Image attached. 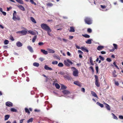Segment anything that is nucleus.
<instances>
[{"label": "nucleus", "instance_id": "obj_1", "mask_svg": "<svg viewBox=\"0 0 123 123\" xmlns=\"http://www.w3.org/2000/svg\"><path fill=\"white\" fill-rule=\"evenodd\" d=\"M84 21L86 24L89 25L92 24V18L89 17H86L84 19Z\"/></svg>", "mask_w": 123, "mask_h": 123}, {"label": "nucleus", "instance_id": "obj_2", "mask_svg": "<svg viewBox=\"0 0 123 123\" xmlns=\"http://www.w3.org/2000/svg\"><path fill=\"white\" fill-rule=\"evenodd\" d=\"M41 26L43 29L46 31L50 29V27L45 24H42L41 25Z\"/></svg>", "mask_w": 123, "mask_h": 123}, {"label": "nucleus", "instance_id": "obj_3", "mask_svg": "<svg viewBox=\"0 0 123 123\" xmlns=\"http://www.w3.org/2000/svg\"><path fill=\"white\" fill-rule=\"evenodd\" d=\"M69 63H70L71 65L73 64V63L69 59H68L64 61V64L65 66L68 67H69L70 65Z\"/></svg>", "mask_w": 123, "mask_h": 123}, {"label": "nucleus", "instance_id": "obj_4", "mask_svg": "<svg viewBox=\"0 0 123 123\" xmlns=\"http://www.w3.org/2000/svg\"><path fill=\"white\" fill-rule=\"evenodd\" d=\"M94 76L95 77V84L97 86L99 87L100 86V85L98 82V76L96 75H95Z\"/></svg>", "mask_w": 123, "mask_h": 123}, {"label": "nucleus", "instance_id": "obj_5", "mask_svg": "<svg viewBox=\"0 0 123 123\" xmlns=\"http://www.w3.org/2000/svg\"><path fill=\"white\" fill-rule=\"evenodd\" d=\"M27 32L25 30H22L21 31L17 32L16 33H21L22 35H26L27 33Z\"/></svg>", "mask_w": 123, "mask_h": 123}, {"label": "nucleus", "instance_id": "obj_6", "mask_svg": "<svg viewBox=\"0 0 123 123\" xmlns=\"http://www.w3.org/2000/svg\"><path fill=\"white\" fill-rule=\"evenodd\" d=\"M6 106L10 107H12L13 106L12 103L10 101H7L6 102Z\"/></svg>", "mask_w": 123, "mask_h": 123}, {"label": "nucleus", "instance_id": "obj_7", "mask_svg": "<svg viewBox=\"0 0 123 123\" xmlns=\"http://www.w3.org/2000/svg\"><path fill=\"white\" fill-rule=\"evenodd\" d=\"M74 83L78 86L81 87V84L80 82L78 81H75L74 82Z\"/></svg>", "mask_w": 123, "mask_h": 123}, {"label": "nucleus", "instance_id": "obj_8", "mask_svg": "<svg viewBox=\"0 0 123 123\" xmlns=\"http://www.w3.org/2000/svg\"><path fill=\"white\" fill-rule=\"evenodd\" d=\"M78 71L77 70L73 71V75L74 76H78Z\"/></svg>", "mask_w": 123, "mask_h": 123}, {"label": "nucleus", "instance_id": "obj_9", "mask_svg": "<svg viewBox=\"0 0 123 123\" xmlns=\"http://www.w3.org/2000/svg\"><path fill=\"white\" fill-rule=\"evenodd\" d=\"M27 48L29 51L31 53L34 52L33 50L32 47L30 46H28L27 47Z\"/></svg>", "mask_w": 123, "mask_h": 123}, {"label": "nucleus", "instance_id": "obj_10", "mask_svg": "<svg viewBox=\"0 0 123 123\" xmlns=\"http://www.w3.org/2000/svg\"><path fill=\"white\" fill-rule=\"evenodd\" d=\"M104 104L105 105V106L107 109L109 111H110L111 110V108L110 106L107 103L104 102Z\"/></svg>", "mask_w": 123, "mask_h": 123}, {"label": "nucleus", "instance_id": "obj_11", "mask_svg": "<svg viewBox=\"0 0 123 123\" xmlns=\"http://www.w3.org/2000/svg\"><path fill=\"white\" fill-rule=\"evenodd\" d=\"M80 49L83 51L87 52H88V50L86 48L84 47H82Z\"/></svg>", "mask_w": 123, "mask_h": 123}, {"label": "nucleus", "instance_id": "obj_12", "mask_svg": "<svg viewBox=\"0 0 123 123\" xmlns=\"http://www.w3.org/2000/svg\"><path fill=\"white\" fill-rule=\"evenodd\" d=\"M44 68L45 69L47 70H53V69L52 68H51L48 67L47 65H45Z\"/></svg>", "mask_w": 123, "mask_h": 123}, {"label": "nucleus", "instance_id": "obj_13", "mask_svg": "<svg viewBox=\"0 0 123 123\" xmlns=\"http://www.w3.org/2000/svg\"><path fill=\"white\" fill-rule=\"evenodd\" d=\"M17 6L22 11H24L25 10L24 7L22 5H18Z\"/></svg>", "mask_w": 123, "mask_h": 123}, {"label": "nucleus", "instance_id": "obj_14", "mask_svg": "<svg viewBox=\"0 0 123 123\" xmlns=\"http://www.w3.org/2000/svg\"><path fill=\"white\" fill-rule=\"evenodd\" d=\"M62 92L64 95H67L70 93L69 91L66 90H65L63 91Z\"/></svg>", "mask_w": 123, "mask_h": 123}, {"label": "nucleus", "instance_id": "obj_15", "mask_svg": "<svg viewBox=\"0 0 123 123\" xmlns=\"http://www.w3.org/2000/svg\"><path fill=\"white\" fill-rule=\"evenodd\" d=\"M91 94L92 96L96 97L97 98H98V96L94 92L92 91H91Z\"/></svg>", "mask_w": 123, "mask_h": 123}, {"label": "nucleus", "instance_id": "obj_16", "mask_svg": "<svg viewBox=\"0 0 123 123\" xmlns=\"http://www.w3.org/2000/svg\"><path fill=\"white\" fill-rule=\"evenodd\" d=\"M16 45L18 47H21L23 45L19 41L18 42L16 43Z\"/></svg>", "mask_w": 123, "mask_h": 123}, {"label": "nucleus", "instance_id": "obj_17", "mask_svg": "<svg viewBox=\"0 0 123 123\" xmlns=\"http://www.w3.org/2000/svg\"><path fill=\"white\" fill-rule=\"evenodd\" d=\"M104 48V46H99L97 48V49L99 50H100Z\"/></svg>", "mask_w": 123, "mask_h": 123}, {"label": "nucleus", "instance_id": "obj_18", "mask_svg": "<svg viewBox=\"0 0 123 123\" xmlns=\"http://www.w3.org/2000/svg\"><path fill=\"white\" fill-rule=\"evenodd\" d=\"M70 29L69 30L70 32H74L75 31L74 27L73 26H70Z\"/></svg>", "mask_w": 123, "mask_h": 123}, {"label": "nucleus", "instance_id": "obj_19", "mask_svg": "<svg viewBox=\"0 0 123 123\" xmlns=\"http://www.w3.org/2000/svg\"><path fill=\"white\" fill-rule=\"evenodd\" d=\"M41 52H42L44 55H47L48 54L47 51L43 49L41 50Z\"/></svg>", "mask_w": 123, "mask_h": 123}, {"label": "nucleus", "instance_id": "obj_20", "mask_svg": "<svg viewBox=\"0 0 123 123\" xmlns=\"http://www.w3.org/2000/svg\"><path fill=\"white\" fill-rule=\"evenodd\" d=\"M48 52L49 53H54L55 52V51L53 49H47Z\"/></svg>", "mask_w": 123, "mask_h": 123}, {"label": "nucleus", "instance_id": "obj_21", "mask_svg": "<svg viewBox=\"0 0 123 123\" xmlns=\"http://www.w3.org/2000/svg\"><path fill=\"white\" fill-rule=\"evenodd\" d=\"M30 19L31 21L34 23L36 24L37 23L36 21L35 20V19L33 17H30Z\"/></svg>", "mask_w": 123, "mask_h": 123}, {"label": "nucleus", "instance_id": "obj_22", "mask_svg": "<svg viewBox=\"0 0 123 123\" xmlns=\"http://www.w3.org/2000/svg\"><path fill=\"white\" fill-rule=\"evenodd\" d=\"M18 3L21 4H23L24 2L22 0H15Z\"/></svg>", "mask_w": 123, "mask_h": 123}, {"label": "nucleus", "instance_id": "obj_23", "mask_svg": "<svg viewBox=\"0 0 123 123\" xmlns=\"http://www.w3.org/2000/svg\"><path fill=\"white\" fill-rule=\"evenodd\" d=\"M96 104L97 105L100 106L101 108H102L104 107L103 105L102 104H101L99 102H97L96 103Z\"/></svg>", "mask_w": 123, "mask_h": 123}, {"label": "nucleus", "instance_id": "obj_24", "mask_svg": "<svg viewBox=\"0 0 123 123\" xmlns=\"http://www.w3.org/2000/svg\"><path fill=\"white\" fill-rule=\"evenodd\" d=\"M86 43L88 44H90L92 43V40L91 39H88L86 41Z\"/></svg>", "mask_w": 123, "mask_h": 123}, {"label": "nucleus", "instance_id": "obj_25", "mask_svg": "<svg viewBox=\"0 0 123 123\" xmlns=\"http://www.w3.org/2000/svg\"><path fill=\"white\" fill-rule=\"evenodd\" d=\"M89 60L90 62L91 65H93L94 64L93 63V61L92 60V57H91L90 58Z\"/></svg>", "mask_w": 123, "mask_h": 123}, {"label": "nucleus", "instance_id": "obj_26", "mask_svg": "<svg viewBox=\"0 0 123 123\" xmlns=\"http://www.w3.org/2000/svg\"><path fill=\"white\" fill-rule=\"evenodd\" d=\"M82 36L86 38H89L90 37L89 35L86 34H82Z\"/></svg>", "mask_w": 123, "mask_h": 123}, {"label": "nucleus", "instance_id": "obj_27", "mask_svg": "<svg viewBox=\"0 0 123 123\" xmlns=\"http://www.w3.org/2000/svg\"><path fill=\"white\" fill-rule=\"evenodd\" d=\"M33 65L34 66L38 67L39 66V64L38 63L34 62L33 64Z\"/></svg>", "mask_w": 123, "mask_h": 123}, {"label": "nucleus", "instance_id": "obj_28", "mask_svg": "<svg viewBox=\"0 0 123 123\" xmlns=\"http://www.w3.org/2000/svg\"><path fill=\"white\" fill-rule=\"evenodd\" d=\"M5 120H7L10 117V116L8 115H7L5 116Z\"/></svg>", "mask_w": 123, "mask_h": 123}, {"label": "nucleus", "instance_id": "obj_29", "mask_svg": "<svg viewBox=\"0 0 123 123\" xmlns=\"http://www.w3.org/2000/svg\"><path fill=\"white\" fill-rule=\"evenodd\" d=\"M10 111L12 112H16L17 111L16 109L14 108H12L10 109Z\"/></svg>", "mask_w": 123, "mask_h": 123}, {"label": "nucleus", "instance_id": "obj_30", "mask_svg": "<svg viewBox=\"0 0 123 123\" xmlns=\"http://www.w3.org/2000/svg\"><path fill=\"white\" fill-rule=\"evenodd\" d=\"M37 36L36 35L32 39V42L33 43L35 42V40L37 39Z\"/></svg>", "mask_w": 123, "mask_h": 123}, {"label": "nucleus", "instance_id": "obj_31", "mask_svg": "<svg viewBox=\"0 0 123 123\" xmlns=\"http://www.w3.org/2000/svg\"><path fill=\"white\" fill-rule=\"evenodd\" d=\"M97 0H90L89 2L91 3H92L93 2V3L95 5H96V1Z\"/></svg>", "mask_w": 123, "mask_h": 123}, {"label": "nucleus", "instance_id": "obj_32", "mask_svg": "<svg viewBox=\"0 0 123 123\" xmlns=\"http://www.w3.org/2000/svg\"><path fill=\"white\" fill-rule=\"evenodd\" d=\"M67 88V87L63 85H62L61 86V88L62 89L64 90L66 89Z\"/></svg>", "mask_w": 123, "mask_h": 123}, {"label": "nucleus", "instance_id": "obj_33", "mask_svg": "<svg viewBox=\"0 0 123 123\" xmlns=\"http://www.w3.org/2000/svg\"><path fill=\"white\" fill-rule=\"evenodd\" d=\"M55 86L57 89H59L60 88V86L59 84L57 83H55Z\"/></svg>", "mask_w": 123, "mask_h": 123}, {"label": "nucleus", "instance_id": "obj_34", "mask_svg": "<svg viewBox=\"0 0 123 123\" xmlns=\"http://www.w3.org/2000/svg\"><path fill=\"white\" fill-rule=\"evenodd\" d=\"M28 32L29 33H30L32 35H34L35 34V33L34 32V31H31V30L29 31H28Z\"/></svg>", "mask_w": 123, "mask_h": 123}, {"label": "nucleus", "instance_id": "obj_35", "mask_svg": "<svg viewBox=\"0 0 123 123\" xmlns=\"http://www.w3.org/2000/svg\"><path fill=\"white\" fill-rule=\"evenodd\" d=\"M63 64L61 62L59 63L58 65V66L60 67H62L63 66Z\"/></svg>", "mask_w": 123, "mask_h": 123}, {"label": "nucleus", "instance_id": "obj_36", "mask_svg": "<svg viewBox=\"0 0 123 123\" xmlns=\"http://www.w3.org/2000/svg\"><path fill=\"white\" fill-rule=\"evenodd\" d=\"M25 112L26 113H27L28 114H30V112L29 110L27 108H25Z\"/></svg>", "mask_w": 123, "mask_h": 123}, {"label": "nucleus", "instance_id": "obj_37", "mask_svg": "<svg viewBox=\"0 0 123 123\" xmlns=\"http://www.w3.org/2000/svg\"><path fill=\"white\" fill-rule=\"evenodd\" d=\"M33 120V119L31 118L29 119L27 121V122L28 123L30 122H32Z\"/></svg>", "mask_w": 123, "mask_h": 123}, {"label": "nucleus", "instance_id": "obj_38", "mask_svg": "<svg viewBox=\"0 0 123 123\" xmlns=\"http://www.w3.org/2000/svg\"><path fill=\"white\" fill-rule=\"evenodd\" d=\"M30 2L32 4H34L35 5H36V4L33 1V0H30Z\"/></svg>", "mask_w": 123, "mask_h": 123}, {"label": "nucleus", "instance_id": "obj_39", "mask_svg": "<svg viewBox=\"0 0 123 123\" xmlns=\"http://www.w3.org/2000/svg\"><path fill=\"white\" fill-rule=\"evenodd\" d=\"M58 62L57 61H55L52 62V63L53 65L57 64H58Z\"/></svg>", "mask_w": 123, "mask_h": 123}, {"label": "nucleus", "instance_id": "obj_40", "mask_svg": "<svg viewBox=\"0 0 123 123\" xmlns=\"http://www.w3.org/2000/svg\"><path fill=\"white\" fill-rule=\"evenodd\" d=\"M9 41L8 40H6L4 42V43L5 44H8Z\"/></svg>", "mask_w": 123, "mask_h": 123}, {"label": "nucleus", "instance_id": "obj_41", "mask_svg": "<svg viewBox=\"0 0 123 123\" xmlns=\"http://www.w3.org/2000/svg\"><path fill=\"white\" fill-rule=\"evenodd\" d=\"M113 45L114 48V49H117V45L115 43L113 44Z\"/></svg>", "mask_w": 123, "mask_h": 123}, {"label": "nucleus", "instance_id": "obj_42", "mask_svg": "<svg viewBox=\"0 0 123 123\" xmlns=\"http://www.w3.org/2000/svg\"><path fill=\"white\" fill-rule=\"evenodd\" d=\"M111 114L112 115L113 118L114 119L116 120H117L118 119L117 117L113 113H112Z\"/></svg>", "mask_w": 123, "mask_h": 123}, {"label": "nucleus", "instance_id": "obj_43", "mask_svg": "<svg viewBox=\"0 0 123 123\" xmlns=\"http://www.w3.org/2000/svg\"><path fill=\"white\" fill-rule=\"evenodd\" d=\"M47 33L48 34L49 36H51L50 33V32H51V29H49V30H48V31H47Z\"/></svg>", "mask_w": 123, "mask_h": 123}, {"label": "nucleus", "instance_id": "obj_44", "mask_svg": "<svg viewBox=\"0 0 123 123\" xmlns=\"http://www.w3.org/2000/svg\"><path fill=\"white\" fill-rule=\"evenodd\" d=\"M47 6H53V4L51 3H48L47 5Z\"/></svg>", "mask_w": 123, "mask_h": 123}, {"label": "nucleus", "instance_id": "obj_45", "mask_svg": "<svg viewBox=\"0 0 123 123\" xmlns=\"http://www.w3.org/2000/svg\"><path fill=\"white\" fill-rule=\"evenodd\" d=\"M99 59L102 61H103L104 60V57L102 56L101 55H99Z\"/></svg>", "mask_w": 123, "mask_h": 123}, {"label": "nucleus", "instance_id": "obj_46", "mask_svg": "<svg viewBox=\"0 0 123 123\" xmlns=\"http://www.w3.org/2000/svg\"><path fill=\"white\" fill-rule=\"evenodd\" d=\"M87 31L89 33H91L92 31L91 29L90 28H88L87 30Z\"/></svg>", "mask_w": 123, "mask_h": 123}, {"label": "nucleus", "instance_id": "obj_47", "mask_svg": "<svg viewBox=\"0 0 123 123\" xmlns=\"http://www.w3.org/2000/svg\"><path fill=\"white\" fill-rule=\"evenodd\" d=\"M39 60L41 62H43V61L44 60V59L43 57H40L39 58Z\"/></svg>", "mask_w": 123, "mask_h": 123}, {"label": "nucleus", "instance_id": "obj_48", "mask_svg": "<svg viewBox=\"0 0 123 123\" xmlns=\"http://www.w3.org/2000/svg\"><path fill=\"white\" fill-rule=\"evenodd\" d=\"M44 44V43L42 42H40L38 43V44L39 46H42Z\"/></svg>", "mask_w": 123, "mask_h": 123}, {"label": "nucleus", "instance_id": "obj_49", "mask_svg": "<svg viewBox=\"0 0 123 123\" xmlns=\"http://www.w3.org/2000/svg\"><path fill=\"white\" fill-rule=\"evenodd\" d=\"M16 15H13L12 19L14 20H16Z\"/></svg>", "mask_w": 123, "mask_h": 123}, {"label": "nucleus", "instance_id": "obj_50", "mask_svg": "<svg viewBox=\"0 0 123 123\" xmlns=\"http://www.w3.org/2000/svg\"><path fill=\"white\" fill-rule=\"evenodd\" d=\"M89 68L92 70V73H94V71L93 67L92 66H91Z\"/></svg>", "mask_w": 123, "mask_h": 123}, {"label": "nucleus", "instance_id": "obj_51", "mask_svg": "<svg viewBox=\"0 0 123 123\" xmlns=\"http://www.w3.org/2000/svg\"><path fill=\"white\" fill-rule=\"evenodd\" d=\"M95 69L96 70V73H98V66L96 67Z\"/></svg>", "mask_w": 123, "mask_h": 123}, {"label": "nucleus", "instance_id": "obj_52", "mask_svg": "<svg viewBox=\"0 0 123 123\" xmlns=\"http://www.w3.org/2000/svg\"><path fill=\"white\" fill-rule=\"evenodd\" d=\"M106 60L107 61L110 62L111 61V59L109 58H107L106 59Z\"/></svg>", "mask_w": 123, "mask_h": 123}, {"label": "nucleus", "instance_id": "obj_53", "mask_svg": "<svg viewBox=\"0 0 123 123\" xmlns=\"http://www.w3.org/2000/svg\"><path fill=\"white\" fill-rule=\"evenodd\" d=\"M10 39L12 41H14V39L13 37L12 36H10Z\"/></svg>", "mask_w": 123, "mask_h": 123}, {"label": "nucleus", "instance_id": "obj_54", "mask_svg": "<svg viewBox=\"0 0 123 123\" xmlns=\"http://www.w3.org/2000/svg\"><path fill=\"white\" fill-rule=\"evenodd\" d=\"M25 120V119H21L20 120L19 123H23V122H24V121Z\"/></svg>", "mask_w": 123, "mask_h": 123}, {"label": "nucleus", "instance_id": "obj_55", "mask_svg": "<svg viewBox=\"0 0 123 123\" xmlns=\"http://www.w3.org/2000/svg\"><path fill=\"white\" fill-rule=\"evenodd\" d=\"M100 6L101 7V8L103 9H104L106 8V6L105 5H101Z\"/></svg>", "mask_w": 123, "mask_h": 123}, {"label": "nucleus", "instance_id": "obj_56", "mask_svg": "<svg viewBox=\"0 0 123 123\" xmlns=\"http://www.w3.org/2000/svg\"><path fill=\"white\" fill-rule=\"evenodd\" d=\"M85 89L84 88H81V91L83 92H85Z\"/></svg>", "mask_w": 123, "mask_h": 123}, {"label": "nucleus", "instance_id": "obj_57", "mask_svg": "<svg viewBox=\"0 0 123 123\" xmlns=\"http://www.w3.org/2000/svg\"><path fill=\"white\" fill-rule=\"evenodd\" d=\"M115 84L117 86H118L119 85L118 82L117 81H115Z\"/></svg>", "mask_w": 123, "mask_h": 123}, {"label": "nucleus", "instance_id": "obj_58", "mask_svg": "<svg viewBox=\"0 0 123 123\" xmlns=\"http://www.w3.org/2000/svg\"><path fill=\"white\" fill-rule=\"evenodd\" d=\"M3 13V15L4 16H5L6 15V12H3V11L1 12Z\"/></svg>", "mask_w": 123, "mask_h": 123}, {"label": "nucleus", "instance_id": "obj_59", "mask_svg": "<svg viewBox=\"0 0 123 123\" xmlns=\"http://www.w3.org/2000/svg\"><path fill=\"white\" fill-rule=\"evenodd\" d=\"M58 74H60L61 75H63L64 74V73L63 72L61 71L60 72L58 73Z\"/></svg>", "mask_w": 123, "mask_h": 123}, {"label": "nucleus", "instance_id": "obj_60", "mask_svg": "<svg viewBox=\"0 0 123 123\" xmlns=\"http://www.w3.org/2000/svg\"><path fill=\"white\" fill-rule=\"evenodd\" d=\"M71 69L72 70H76L77 69L75 68V67H72L71 68Z\"/></svg>", "mask_w": 123, "mask_h": 123}, {"label": "nucleus", "instance_id": "obj_61", "mask_svg": "<svg viewBox=\"0 0 123 123\" xmlns=\"http://www.w3.org/2000/svg\"><path fill=\"white\" fill-rule=\"evenodd\" d=\"M119 118L120 119H123V116H121V115H120L119 117Z\"/></svg>", "mask_w": 123, "mask_h": 123}, {"label": "nucleus", "instance_id": "obj_62", "mask_svg": "<svg viewBox=\"0 0 123 123\" xmlns=\"http://www.w3.org/2000/svg\"><path fill=\"white\" fill-rule=\"evenodd\" d=\"M101 53L102 54H106V52L105 51H102L101 52Z\"/></svg>", "mask_w": 123, "mask_h": 123}, {"label": "nucleus", "instance_id": "obj_63", "mask_svg": "<svg viewBox=\"0 0 123 123\" xmlns=\"http://www.w3.org/2000/svg\"><path fill=\"white\" fill-rule=\"evenodd\" d=\"M78 52L79 53H80L81 54L83 53V52L81 51L80 50H78Z\"/></svg>", "mask_w": 123, "mask_h": 123}, {"label": "nucleus", "instance_id": "obj_64", "mask_svg": "<svg viewBox=\"0 0 123 123\" xmlns=\"http://www.w3.org/2000/svg\"><path fill=\"white\" fill-rule=\"evenodd\" d=\"M16 12L15 11H14V13H13V15H16Z\"/></svg>", "mask_w": 123, "mask_h": 123}]
</instances>
